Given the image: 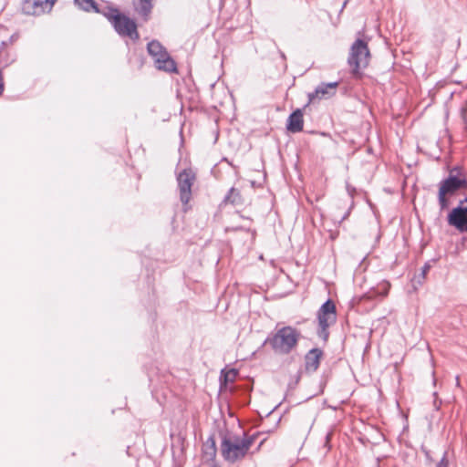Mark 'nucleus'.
Instances as JSON below:
<instances>
[{
  "label": "nucleus",
  "mask_w": 467,
  "mask_h": 467,
  "mask_svg": "<svg viewBox=\"0 0 467 467\" xmlns=\"http://www.w3.org/2000/svg\"><path fill=\"white\" fill-rule=\"evenodd\" d=\"M149 54L153 57L155 66L159 70L176 72V64L165 48L158 42L151 41L147 47Z\"/></svg>",
  "instance_id": "39448f33"
},
{
  "label": "nucleus",
  "mask_w": 467,
  "mask_h": 467,
  "mask_svg": "<svg viewBox=\"0 0 467 467\" xmlns=\"http://www.w3.org/2000/svg\"><path fill=\"white\" fill-rule=\"evenodd\" d=\"M304 127V114L299 109L295 110L287 119L286 129L288 131L296 133L303 130Z\"/></svg>",
  "instance_id": "ddd939ff"
},
{
  "label": "nucleus",
  "mask_w": 467,
  "mask_h": 467,
  "mask_svg": "<svg viewBox=\"0 0 467 467\" xmlns=\"http://www.w3.org/2000/svg\"><path fill=\"white\" fill-rule=\"evenodd\" d=\"M323 351L319 348L311 349L305 358L306 368L308 371H316L320 364Z\"/></svg>",
  "instance_id": "4468645a"
},
{
  "label": "nucleus",
  "mask_w": 467,
  "mask_h": 467,
  "mask_svg": "<svg viewBox=\"0 0 467 467\" xmlns=\"http://www.w3.org/2000/svg\"><path fill=\"white\" fill-rule=\"evenodd\" d=\"M211 467H219V465L213 462H211Z\"/></svg>",
  "instance_id": "412c9836"
},
{
  "label": "nucleus",
  "mask_w": 467,
  "mask_h": 467,
  "mask_svg": "<svg viewBox=\"0 0 467 467\" xmlns=\"http://www.w3.org/2000/svg\"><path fill=\"white\" fill-rule=\"evenodd\" d=\"M337 87L338 82L323 83L316 88L314 93L309 94V100L313 101L316 99H322L330 97L336 93Z\"/></svg>",
  "instance_id": "f8f14e48"
},
{
  "label": "nucleus",
  "mask_w": 467,
  "mask_h": 467,
  "mask_svg": "<svg viewBox=\"0 0 467 467\" xmlns=\"http://www.w3.org/2000/svg\"><path fill=\"white\" fill-rule=\"evenodd\" d=\"M76 4L86 11L94 10L98 12V7L94 0H75Z\"/></svg>",
  "instance_id": "f3484780"
},
{
  "label": "nucleus",
  "mask_w": 467,
  "mask_h": 467,
  "mask_svg": "<svg viewBox=\"0 0 467 467\" xmlns=\"http://www.w3.org/2000/svg\"><path fill=\"white\" fill-rule=\"evenodd\" d=\"M216 452H217V449H216V445H215V441L213 438H211L203 444V447H202L203 460L206 462H213L216 457Z\"/></svg>",
  "instance_id": "2eb2a0df"
},
{
  "label": "nucleus",
  "mask_w": 467,
  "mask_h": 467,
  "mask_svg": "<svg viewBox=\"0 0 467 467\" xmlns=\"http://www.w3.org/2000/svg\"><path fill=\"white\" fill-rule=\"evenodd\" d=\"M106 17L119 36H128L132 40L140 38L138 26L134 19L122 14L118 9L109 10L106 14Z\"/></svg>",
  "instance_id": "7ed1b4c3"
},
{
  "label": "nucleus",
  "mask_w": 467,
  "mask_h": 467,
  "mask_svg": "<svg viewBox=\"0 0 467 467\" xmlns=\"http://www.w3.org/2000/svg\"><path fill=\"white\" fill-rule=\"evenodd\" d=\"M389 289L390 284L389 282L383 281L378 285L377 292L370 291L366 295V296L368 299H374L377 296H381L382 297H385L389 295Z\"/></svg>",
  "instance_id": "dca6fc26"
},
{
  "label": "nucleus",
  "mask_w": 467,
  "mask_h": 467,
  "mask_svg": "<svg viewBox=\"0 0 467 467\" xmlns=\"http://www.w3.org/2000/svg\"><path fill=\"white\" fill-rule=\"evenodd\" d=\"M317 320L319 326L318 335L324 340L328 338V327L337 320V308L335 303L328 299L317 311Z\"/></svg>",
  "instance_id": "423d86ee"
},
{
  "label": "nucleus",
  "mask_w": 467,
  "mask_h": 467,
  "mask_svg": "<svg viewBox=\"0 0 467 467\" xmlns=\"http://www.w3.org/2000/svg\"><path fill=\"white\" fill-rule=\"evenodd\" d=\"M467 187V181L464 176L452 175L441 182L439 190V202L441 207L446 208L448 206L447 196L453 194L457 190Z\"/></svg>",
  "instance_id": "0eeeda50"
},
{
  "label": "nucleus",
  "mask_w": 467,
  "mask_h": 467,
  "mask_svg": "<svg viewBox=\"0 0 467 467\" xmlns=\"http://www.w3.org/2000/svg\"><path fill=\"white\" fill-rule=\"evenodd\" d=\"M237 372L234 369L227 370L223 373V378L225 382H234L236 379Z\"/></svg>",
  "instance_id": "a211bd4d"
},
{
  "label": "nucleus",
  "mask_w": 467,
  "mask_h": 467,
  "mask_svg": "<svg viewBox=\"0 0 467 467\" xmlns=\"http://www.w3.org/2000/svg\"><path fill=\"white\" fill-rule=\"evenodd\" d=\"M461 117L463 120V123L467 124V100L465 101L463 107L461 109Z\"/></svg>",
  "instance_id": "6ab92c4d"
},
{
  "label": "nucleus",
  "mask_w": 467,
  "mask_h": 467,
  "mask_svg": "<svg viewBox=\"0 0 467 467\" xmlns=\"http://www.w3.org/2000/svg\"><path fill=\"white\" fill-rule=\"evenodd\" d=\"M437 467H448V465L445 462H441Z\"/></svg>",
  "instance_id": "aec40b11"
},
{
  "label": "nucleus",
  "mask_w": 467,
  "mask_h": 467,
  "mask_svg": "<svg viewBox=\"0 0 467 467\" xmlns=\"http://www.w3.org/2000/svg\"><path fill=\"white\" fill-rule=\"evenodd\" d=\"M57 0H23L21 13L29 16H40L52 11Z\"/></svg>",
  "instance_id": "6e6552de"
},
{
  "label": "nucleus",
  "mask_w": 467,
  "mask_h": 467,
  "mask_svg": "<svg viewBox=\"0 0 467 467\" xmlns=\"http://www.w3.org/2000/svg\"><path fill=\"white\" fill-rule=\"evenodd\" d=\"M253 444L251 438L225 436L221 443V453L229 462H235L244 458Z\"/></svg>",
  "instance_id": "f257e3e1"
},
{
  "label": "nucleus",
  "mask_w": 467,
  "mask_h": 467,
  "mask_svg": "<svg viewBox=\"0 0 467 467\" xmlns=\"http://www.w3.org/2000/svg\"><path fill=\"white\" fill-rule=\"evenodd\" d=\"M370 61V52L368 43L362 39H357L351 46L348 62L351 72L356 78H361V70L366 68Z\"/></svg>",
  "instance_id": "f03ea898"
},
{
  "label": "nucleus",
  "mask_w": 467,
  "mask_h": 467,
  "mask_svg": "<svg viewBox=\"0 0 467 467\" xmlns=\"http://www.w3.org/2000/svg\"><path fill=\"white\" fill-rule=\"evenodd\" d=\"M299 338L300 332L296 328L287 326L276 331L270 339V344L276 352L287 354L296 348Z\"/></svg>",
  "instance_id": "20e7f679"
},
{
  "label": "nucleus",
  "mask_w": 467,
  "mask_h": 467,
  "mask_svg": "<svg viewBox=\"0 0 467 467\" xmlns=\"http://www.w3.org/2000/svg\"><path fill=\"white\" fill-rule=\"evenodd\" d=\"M467 198L461 201L458 207L453 208L448 216V223L461 232H467Z\"/></svg>",
  "instance_id": "1a4fd4ad"
},
{
  "label": "nucleus",
  "mask_w": 467,
  "mask_h": 467,
  "mask_svg": "<svg viewBox=\"0 0 467 467\" xmlns=\"http://www.w3.org/2000/svg\"><path fill=\"white\" fill-rule=\"evenodd\" d=\"M135 13L143 20L148 21L153 9V0H132Z\"/></svg>",
  "instance_id": "9b49d317"
},
{
  "label": "nucleus",
  "mask_w": 467,
  "mask_h": 467,
  "mask_svg": "<svg viewBox=\"0 0 467 467\" xmlns=\"http://www.w3.org/2000/svg\"><path fill=\"white\" fill-rule=\"evenodd\" d=\"M309 430H310V428H309L308 426H306V429H305V432H306V433H308V432H309Z\"/></svg>",
  "instance_id": "4be33fe9"
},
{
  "label": "nucleus",
  "mask_w": 467,
  "mask_h": 467,
  "mask_svg": "<svg viewBox=\"0 0 467 467\" xmlns=\"http://www.w3.org/2000/svg\"><path fill=\"white\" fill-rule=\"evenodd\" d=\"M195 181V174L191 170L182 171L178 176L181 201L188 204L192 197V186Z\"/></svg>",
  "instance_id": "9d476101"
}]
</instances>
